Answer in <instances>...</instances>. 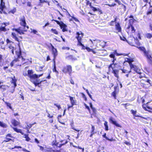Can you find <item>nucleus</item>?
I'll list each match as a JSON object with an SVG mask.
<instances>
[{"mask_svg": "<svg viewBox=\"0 0 152 152\" xmlns=\"http://www.w3.org/2000/svg\"><path fill=\"white\" fill-rule=\"evenodd\" d=\"M15 52L18 56V58L14 59L11 62V65L12 66L15 62L18 61H20L21 64H23L25 63V59L21 56V51L20 48L15 51Z\"/></svg>", "mask_w": 152, "mask_h": 152, "instance_id": "obj_3", "label": "nucleus"}, {"mask_svg": "<svg viewBox=\"0 0 152 152\" xmlns=\"http://www.w3.org/2000/svg\"><path fill=\"white\" fill-rule=\"evenodd\" d=\"M12 35L13 38L14 39L16 40L19 41L17 37L16 34L14 33H12Z\"/></svg>", "mask_w": 152, "mask_h": 152, "instance_id": "obj_27", "label": "nucleus"}, {"mask_svg": "<svg viewBox=\"0 0 152 152\" xmlns=\"http://www.w3.org/2000/svg\"><path fill=\"white\" fill-rule=\"evenodd\" d=\"M66 26L64 23H62V25L61 26V28L62 29V30L63 32L67 31V30L66 28Z\"/></svg>", "mask_w": 152, "mask_h": 152, "instance_id": "obj_21", "label": "nucleus"}, {"mask_svg": "<svg viewBox=\"0 0 152 152\" xmlns=\"http://www.w3.org/2000/svg\"><path fill=\"white\" fill-rule=\"evenodd\" d=\"M116 30L118 31V32H120L121 31V28L119 24L118 23L116 24L115 25Z\"/></svg>", "mask_w": 152, "mask_h": 152, "instance_id": "obj_23", "label": "nucleus"}, {"mask_svg": "<svg viewBox=\"0 0 152 152\" xmlns=\"http://www.w3.org/2000/svg\"><path fill=\"white\" fill-rule=\"evenodd\" d=\"M131 112H132V113L133 114V115L135 116L140 117V116L137 115V111H134L132 110H131Z\"/></svg>", "mask_w": 152, "mask_h": 152, "instance_id": "obj_28", "label": "nucleus"}, {"mask_svg": "<svg viewBox=\"0 0 152 152\" xmlns=\"http://www.w3.org/2000/svg\"><path fill=\"white\" fill-rule=\"evenodd\" d=\"M77 148H78L79 149H82V152H83L84 151V148H81L80 147L78 146Z\"/></svg>", "mask_w": 152, "mask_h": 152, "instance_id": "obj_64", "label": "nucleus"}, {"mask_svg": "<svg viewBox=\"0 0 152 152\" xmlns=\"http://www.w3.org/2000/svg\"><path fill=\"white\" fill-rule=\"evenodd\" d=\"M12 124L15 126L19 125L20 123L15 119L12 120L11 121Z\"/></svg>", "mask_w": 152, "mask_h": 152, "instance_id": "obj_20", "label": "nucleus"}, {"mask_svg": "<svg viewBox=\"0 0 152 152\" xmlns=\"http://www.w3.org/2000/svg\"><path fill=\"white\" fill-rule=\"evenodd\" d=\"M99 43V45L103 48L105 47L106 42L104 41L101 42L100 41V42Z\"/></svg>", "mask_w": 152, "mask_h": 152, "instance_id": "obj_29", "label": "nucleus"}, {"mask_svg": "<svg viewBox=\"0 0 152 152\" xmlns=\"http://www.w3.org/2000/svg\"><path fill=\"white\" fill-rule=\"evenodd\" d=\"M56 142V140L55 141H53L52 142V144L53 146L54 145H55L56 146V144L57 143Z\"/></svg>", "mask_w": 152, "mask_h": 152, "instance_id": "obj_56", "label": "nucleus"}, {"mask_svg": "<svg viewBox=\"0 0 152 152\" xmlns=\"http://www.w3.org/2000/svg\"><path fill=\"white\" fill-rule=\"evenodd\" d=\"M86 4L87 5H89L90 8H91V7L92 6L91 5V3L90 2V1H87Z\"/></svg>", "mask_w": 152, "mask_h": 152, "instance_id": "obj_45", "label": "nucleus"}, {"mask_svg": "<svg viewBox=\"0 0 152 152\" xmlns=\"http://www.w3.org/2000/svg\"><path fill=\"white\" fill-rule=\"evenodd\" d=\"M124 143L128 146L130 145H131L130 143L129 142H127L126 140L124 141Z\"/></svg>", "mask_w": 152, "mask_h": 152, "instance_id": "obj_48", "label": "nucleus"}, {"mask_svg": "<svg viewBox=\"0 0 152 152\" xmlns=\"http://www.w3.org/2000/svg\"><path fill=\"white\" fill-rule=\"evenodd\" d=\"M54 105H56V107L58 108V110L61 108V107H60V105H58L56 104H54Z\"/></svg>", "mask_w": 152, "mask_h": 152, "instance_id": "obj_58", "label": "nucleus"}, {"mask_svg": "<svg viewBox=\"0 0 152 152\" xmlns=\"http://www.w3.org/2000/svg\"><path fill=\"white\" fill-rule=\"evenodd\" d=\"M91 8L92 9V10L94 11H98L101 13H102L101 10L99 8L95 7L92 6Z\"/></svg>", "mask_w": 152, "mask_h": 152, "instance_id": "obj_22", "label": "nucleus"}, {"mask_svg": "<svg viewBox=\"0 0 152 152\" xmlns=\"http://www.w3.org/2000/svg\"><path fill=\"white\" fill-rule=\"evenodd\" d=\"M109 120L113 124L115 125L116 126L119 127L121 128V126L120 124L117 123L116 121L113 120V118L112 117L110 118Z\"/></svg>", "mask_w": 152, "mask_h": 152, "instance_id": "obj_12", "label": "nucleus"}, {"mask_svg": "<svg viewBox=\"0 0 152 152\" xmlns=\"http://www.w3.org/2000/svg\"><path fill=\"white\" fill-rule=\"evenodd\" d=\"M86 49L87 50L88 52H90L91 51L92 49L88 47H86Z\"/></svg>", "mask_w": 152, "mask_h": 152, "instance_id": "obj_50", "label": "nucleus"}, {"mask_svg": "<svg viewBox=\"0 0 152 152\" xmlns=\"http://www.w3.org/2000/svg\"><path fill=\"white\" fill-rule=\"evenodd\" d=\"M133 61V60L132 58H127L125 59V61L126 62H128L130 66V67L131 68V69L132 70H133L137 73H140V72L139 71H138V69H137V67L136 66H134L132 64V62Z\"/></svg>", "mask_w": 152, "mask_h": 152, "instance_id": "obj_4", "label": "nucleus"}, {"mask_svg": "<svg viewBox=\"0 0 152 152\" xmlns=\"http://www.w3.org/2000/svg\"><path fill=\"white\" fill-rule=\"evenodd\" d=\"M61 143L59 144V142H57L56 145L57 147H61L62 145L66 144L67 143V140H61L60 141Z\"/></svg>", "mask_w": 152, "mask_h": 152, "instance_id": "obj_9", "label": "nucleus"}, {"mask_svg": "<svg viewBox=\"0 0 152 152\" xmlns=\"http://www.w3.org/2000/svg\"><path fill=\"white\" fill-rule=\"evenodd\" d=\"M4 102L5 104L11 110L12 109V108L11 107V105L10 103H8L6 102H5L4 100Z\"/></svg>", "mask_w": 152, "mask_h": 152, "instance_id": "obj_34", "label": "nucleus"}, {"mask_svg": "<svg viewBox=\"0 0 152 152\" xmlns=\"http://www.w3.org/2000/svg\"><path fill=\"white\" fill-rule=\"evenodd\" d=\"M0 126L4 128H6L7 127V125L4 123L0 121Z\"/></svg>", "mask_w": 152, "mask_h": 152, "instance_id": "obj_32", "label": "nucleus"}, {"mask_svg": "<svg viewBox=\"0 0 152 152\" xmlns=\"http://www.w3.org/2000/svg\"><path fill=\"white\" fill-rule=\"evenodd\" d=\"M51 31L53 33L55 34H58L57 31L55 29L52 28L51 29Z\"/></svg>", "mask_w": 152, "mask_h": 152, "instance_id": "obj_43", "label": "nucleus"}, {"mask_svg": "<svg viewBox=\"0 0 152 152\" xmlns=\"http://www.w3.org/2000/svg\"><path fill=\"white\" fill-rule=\"evenodd\" d=\"M61 143L59 144V142H57L56 145L57 147H61L62 145L66 144L67 143V140H61L60 141Z\"/></svg>", "mask_w": 152, "mask_h": 152, "instance_id": "obj_10", "label": "nucleus"}, {"mask_svg": "<svg viewBox=\"0 0 152 152\" xmlns=\"http://www.w3.org/2000/svg\"><path fill=\"white\" fill-rule=\"evenodd\" d=\"M6 24L4 23H0V30L2 31H6L5 26Z\"/></svg>", "mask_w": 152, "mask_h": 152, "instance_id": "obj_13", "label": "nucleus"}, {"mask_svg": "<svg viewBox=\"0 0 152 152\" xmlns=\"http://www.w3.org/2000/svg\"><path fill=\"white\" fill-rule=\"evenodd\" d=\"M145 37L148 39H151L152 38V34L150 33H147L145 34Z\"/></svg>", "mask_w": 152, "mask_h": 152, "instance_id": "obj_26", "label": "nucleus"}, {"mask_svg": "<svg viewBox=\"0 0 152 152\" xmlns=\"http://www.w3.org/2000/svg\"><path fill=\"white\" fill-rule=\"evenodd\" d=\"M69 16L71 17H72L74 20H75L76 22H79V20H78L77 18L76 17H74L73 16H71L70 14H69Z\"/></svg>", "mask_w": 152, "mask_h": 152, "instance_id": "obj_41", "label": "nucleus"}, {"mask_svg": "<svg viewBox=\"0 0 152 152\" xmlns=\"http://www.w3.org/2000/svg\"><path fill=\"white\" fill-rule=\"evenodd\" d=\"M24 137L26 139V140L27 141H29L30 140V139L28 137V135L24 134Z\"/></svg>", "mask_w": 152, "mask_h": 152, "instance_id": "obj_39", "label": "nucleus"}, {"mask_svg": "<svg viewBox=\"0 0 152 152\" xmlns=\"http://www.w3.org/2000/svg\"><path fill=\"white\" fill-rule=\"evenodd\" d=\"M8 87V86H6L4 85H2L1 86H0V88L3 89L4 90H6Z\"/></svg>", "mask_w": 152, "mask_h": 152, "instance_id": "obj_31", "label": "nucleus"}, {"mask_svg": "<svg viewBox=\"0 0 152 152\" xmlns=\"http://www.w3.org/2000/svg\"><path fill=\"white\" fill-rule=\"evenodd\" d=\"M84 105L85 106L86 108H87V109H88L89 111H90V108H89V107L88 106H87V104H84Z\"/></svg>", "mask_w": 152, "mask_h": 152, "instance_id": "obj_59", "label": "nucleus"}, {"mask_svg": "<svg viewBox=\"0 0 152 152\" xmlns=\"http://www.w3.org/2000/svg\"><path fill=\"white\" fill-rule=\"evenodd\" d=\"M93 112V113H95V114H96V112H97V111L96 110V109L93 107H92V108H91Z\"/></svg>", "mask_w": 152, "mask_h": 152, "instance_id": "obj_49", "label": "nucleus"}, {"mask_svg": "<svg viewBox=\"0 0 152 152\" xmlns=\"http://www.w3.org/2000/svg\"><path fill=\"white\" fill-rule=\"evenodd\" d=\"M143 80L145 81V82L146 83H148L147 84L148 86L146 87L145 88H147V87H149V86L151 85L152 83L151 81V80L149 79H147V78H145V79H142V80Z\"/></svg>", "mask_w": 152, "mask_h": 152, "instance_id": "obj_17", "label": "nucleus"}, {"mask_svg": "<svg viewBox=\"0 0 152 152\" xmlns=\"http://www.w3.org/2000/svg\"><path fill=\"white\" fill-rule=\"evenodd\" d=\"M22 150L25 152H30V151L27 150L25 149V148H23L22 149Z\"/></svg>", "mask_w": 152, "mask_h": 152, "instance_id": "obj_63", "label": "nucleus"}, {"mask_svg": "<svg viewBox=\"0 0 152 152\" xmlns=\"http://www.w3.org/2000/svg\"><path fill=\"white\" fill-rule=\"evenodd\" d=\"M122 72L124 73H129L131 72L130 71H128L125 69H122Z\"/></svg>", "mask_w": 152, "mask_h": 152, "instance_id": "obj_47", "label": "nucleus"}, {"mask_svg": "<svg viewBox=\"0 0 152 152\" xmlns=\"http://www.w3.org/2000/svg\"><path fill=\"white\" fill-rule=\"evenodd\" d=\"M12 137H13L10 134H8L7 135L5 140L4 141L5 142H8L11 140V138H12Z\"/></svg>", "mask_w": 152, "mask_h": 152, "instance_id": "obj_14", "label": "nucleus"}, {"mask_svg": "<svg viewBox=\"0 0 152 152\" xmlns=\"http://www.w3.org/2000/svg\"><path fill=\"white\" fill-rule=\"evenodd\" d=\"M86 91L87 93V94H88V95L92 99V96L89 93V92L88 91V90L87 89H86Z\"/></svg>", "mask_w": 152, "mask_h": 152, "instance_id": "obj_52", "label": "nucleus"}, {"mask_svg": "<svg viewBox=\"0 0 152 152\" xmlns=\"http://www.w3.org/2000/svg\"><path fill=\"white\" fill-rule=\"evenodd\" d=\"M44 67V66H41L40 64H38L35 66V69L37 71H42Z\"/></svg>", "mask_w": 152, "mask_h": 152, "instance_id": "obj_15", "label": "nucleus"}, {"mask_svg": "<svg viewBox=\"0 0 152 152\" xmlns=\"http://www.w3.org/2000/svg\"><path fill=\"white\" fill-rule=\"evenodd\" d=\"M90 41L91 42L92 44H95L96 46H97V45L98 43H99L100 42V40H91V39H90Z\"/></svg>", "mask_w": 152, "mask_h": 152, "instance_id": "obj_18", "label": "nucleus"}, {"mask_svg": "<svg viewBox=\"0 0 152 152\" xmlns=\"http://www.w3.org/2000/svg\"><path fill=\"white\" fill-rule=\"evenodd\" d=\"M47 113H48V117L49 118H52L53 117V115H50V114L48 113L47 110L46 111Z\"/></svg>", "mask_w": 152, "mask_h": 152, "instance_id": "obj_53", "label": "nucleus"}, {"mask_svg": "<svg viewBox=\"0 0 152 152\" xmlns=\"http://www.w3.org/2000/svg\"><path fill=\"white\" fill-rule=\"evenodd\" d=\"M33 72L32 70H28V73H24V76H28L30 78V80L36 86L38 85L39 83L38 82L37 79L42 75L43 74L37 75L36 74H33Z\"/></svg>", "mask_w": 152, "mask_h": 152, "instance_id": "obj_1", "label": "nucleus"}, {"mask_svg": "<svg viewBox=\"0 0 152 152\" xmlns=\"http://www.w3.org/2000/svg\"><path fill=\"white\" fill-rule=\"evenodd\" d=\"M117 56L124 55V56H126L127 55V54H119L117 53Z\"/></svg>", "mask_w": 152, "mask_h": 152, "instance_id": "obj_60", "label": "nucleus"}, {"mask_svg": "<svg viewBox=\"0 0 152 152\" xmlns=\"http://www.w3.org/2000/svg\"><path fill=\"white\" fill-rule=\"evenodd\" d=\"M83 34L81 31L77 32L76 33L75 37L77 40H81L83 37Z\"/></svg>", "mask_w": 152, "mask_h": 152, "instance_id": "obj_8", "label": "nucleus"}, {"mask_svg": "<svg viewBox=\"0 0 152 152\" xmlns=\"http://www.w3.org/2000/svg\"><path fill=\"white\" fill-rule=\"evenodd\" d=\"M113 73L114 74V75L115 77H116L117 78L118 77V70L116 69H113Z\"/></svg>", "mask_w": 152, "mask_h": 152, "instance_id": "obj_24", "label": "nucleus"}, {"mask_svg": "<svg viewBox=\"0 0 152 152\" xmlns=\"http://www.w3.org/2000/svg\"><path fill=\"white\" fill-rule=\"evenodd\" d=\"M67 71L71 72L72 71V67L71 66L68 65L67 66Z\"/></svg>", "mask_w": 152, "mask_h": 152, "instance_id": "obj_33", "label": "nucleus"}, {"mask_svg": "<svg viewBox=\"0 0 152 152\" xmlns=\"http://www.w3.org/2000/svg\"><path fill=\"white\" fill-rule=\"evenodd\" d=\"M51 46H52V53L54 55V60H55V57L57 55V51L56 49L54 48V47L53 45L51 44Z\"/></svg>", "mask_w": 152, "mask_h": 152, "instance_id": "obj_11", "label": "nucleus"}, {"mask_svg": "<svg viewBox=\"0 0 152 152\" xmlns=\"http://www.w3.org/2000/svg\"><path fill=\"white\" fill-rule=\"evenodd\" d=\"M110 57L111 58H113V62H114V61L116 60V58H115V56L114 54H111L110 55Z\"/></svg>", "mask_w": 152, "mask_h": 152, "instance_id": "obj_37", "label": "nucleus"}, {"mask_svg": "<svg viewBox=\"0 0 152 152\" xmlns=\"http://www.w3.org/2000/svg\"><path fill=\"white\" fill-rule=\"evenodd\" d=\"M7 45L9 50L12 52V54H14V50L15 49V44L14 43L10 41L8 39H7Z\"/></svg>", "mask_w": 152, "mask_h": 152, "instance_id": "obj_5", "label": "nucleus"}, {"mask_svg": "<svg viewBox=\"0 0 152 152\" xmlns=\"http://www.w3.org/2000/svg\"><path fill=\"white\" fill-rule=\"evenodd\" d=\"M135 31L134 27L131 25L130 24L127 28L126 31L128 33H134Z\"/></svg>", "mask_w": 152, "mask_h": 152, "instance_id": "obj_7", "label": "nucleus"}, {"mask_svg": "<svg viewBox=\"0 0 152 152\" xmlns=\"http://www.w3.org/2000/svg\"><path fill=\"white\" fill-rule=\"evenodd\" d=\"M114 62H113V63L112 64L110 65L109 67V69H110V68H111L113 69H113H114V68L115 67V64H114Z\"/></svg>", "mask_w": 152, "mask_h": 152, "instance_id": "obj_30", "label": "nucleus"}, {"mask_svg": "<svg viewBox=\"0 0 152 152\" xmlns=\"http://www.w3.org/2000/svg\"><path fill=\"white\" fill-rule=\"evenodd\" d=\"M20 23L21 25L23 26V28H20L18 29H15V30L19 34H23V32L26 31L28 28V26H26V22L25 18L24 16H22L20 19Z\"/></svg>", "mask_w": 152, "mask_h": 152, "instance_id": "obj_2", "label": "nucleus"}, {"mask_svg": "<svg viewBox=\"0 0 152 152\" xmlns=\"http://www.w3.org/2000/svg\"><path fill=\"white\" fill-rule=\"evenodd\" d=\"M36 124V122H34V123H33V124H28L27 125V128H31V127L33 125H34L35 124Z\"/></svg>", "mask_w": 152, "mask_h": 152, "instance_id": "obj_42", "label": "nucleus"}, {"mask_svg": "<svg viewBox=\"0 0 152 152\" xmlns=\"http://www.w3.org/2000/svg\"><path fill=\"white\" fill-rule=\"evenodd\" d=\"M69 97L71 103V105H70L69 104L67 105L68 109H69L70 108L72 107L74 105H75L76 103V101L75 100V97H72L70 96H69Z\"/></svg>", "mask_w": 152, "mask_h": 152, "instance_id": "obj_6", "label": "nucleus"}, {"mask_svg": "<svg viewBox=\"0 0 152 152\" xmlns=\"http://www.w3.org/2000/svg\"><path fill=\"white\" fill-rule=\"evenodd\" d=\"M46 151H50V152H53L54 149L52 148H46Z\"/></svg>", "mask_w": 152, "mask_h": 152, "instance_id": "obj_38", "label": "nucleus"}, {"mask_svg": "<svg viewBox=\"0 0 152 152\" xmlns=\"http://www.w3.org/2000/svg\"><path fill=\"white\" fill-rule=\"evenodd\" d=\"M102 136L104 137L107 140L108 139V138L106 136V133H105Z\"/></svg>", "mask_w": 152, "mask_h": 152, "instance_id": "obj_62", "label": "nucleus"}, {"mask_svg": "<svg viewBox=\"0 0 152 152\" xmlns=\"http://www.w3.org/2000/svg\"><path fill=\"white\" fill-rule=\"evenodd\" d=\"M16 80L15 79V77L14 78H12L11 81V86L12 87H15L16 86Z\"/></svg>", "mask_w": 152, "mask_h": 152, "instance_id": "obj_16", "label": "nucleus"}, {"mask_svg": "<svg viewBox=\"0 0 152 152\" xmlns=\"http://www.w3.org/2000/svg\"><path fill=\"white\" fill-rule=\"evenodd\" d=\"M91 126H92V128H91L92 130H91V132H94V131L95 129V128L94 126L92 125Z\"/></svg>", "mask_w": 152, "mask_h": 152, "instance_id": "obj_57", "label": "nucleus"}, {"mask_svg": "<svg viewBox=\"0 0 152 152\" xmlns=\"http://www.w3.org/2000/svg\"><path fill=\"white\" fill-rule=\"evenodd\" d=\"M120 37L121 39L122 40L125 41V40H126V38L123 36H122V37L120 36Z\"/></svg>", "mask_w": 152, "mask_h": 152, "instance_id": "obj_55", "label": "nucleus"}, {"mask_svg": "<svg viewBox=\"0 0 152 152\" xmlns=\"http://www.w3.org/2000/svg\"><path fill=\"white\" fill-rule=\"evenodd\" d=\"M77 45L80 46H83V45L81 43V40H77Z\"/></svg>", "mask_w": 152, "mask_h": 152, "instance_id": "obj_44", "label": "nucleus"}, {"mask_svg": "<svg viewBox=\"0 0 152 152\" xmlns=\"http://www.w3.org/2000/svg\"><path fill=\"white\" fill-rule=\"evenodd\" d=\"M39 1H40V3H44L45 2H48L47 1H46L45 0H39Z\"/></svg>", "mask_w": 152, "mask_h": 152, "instance_id": "obj_54", "label": "nucleus"}, {"mask_svg": "<svg viewBox=\"0 0 152 152\" xmlns=\"http://www.w3.org/2000/svg\"><path fill=\"white\" fill-rule=\"evenodd\" d=\"M13 129L15 130V131L16 132L18 133H20L22 134H23V133L22 132L21 130L20 129H18L15 127H13Z\"/></svg>", "mask_w": 152, "mask_h": 152, "instance_id": "obj_25", "label": "nucleus"}, {"mask_svg": "<svg viewBox=\"0 0 152 152\" xmlns=\"http://www.w3.org/2000/svg\"><path fill=\"white\" fill-rule=\"evenodd\" d=\"M116 20V19H115L114 21H112L110 22L109 23V24L110 26H113L115 23V22Z\"/></svg>", "mask_w": 152, "mask_h": 152, "instance_id": "obj_40", "label": "nucleus"}, {"mask_svg": "<svg viewBox=\"0 0 152 152\" xmlns=\"http://www.w3.org/2000/svg\"><path fill=\"white\" fill-rule=\"evenodd\" d=\"M31 33H34V34H37V33L38 32L37 31L35 30L32 29H31Z\"/></svg>", "mask_w": 152, "mask_h": 152, "instance_id": "obj_46", "label": "nucleus"}, {"mask_svg": "<svg viewBox=\"0 0 152 152\" xmlns=\"http://www.w3.org/2000/svg\"><path fill=\"white\" fill-rule=\"evenodd\" d=\"M140 117H141L142 118H143V119L148 121H150L151 120V119L150 117H142V116H140Z\"/></svg>", "mask_w": 152, "mask_h": 152, "instance_id": "obj_35", "label": "nucleus"}, {"mask_svg": "<svg viewBox=\"0 0 152 152\" xmlns=\"http://www.w3.org/2000/svg\"><path fill=\"white\" fill-rule=\"evenodd\" d=\"M137 37H138V38L140 39H141V37H140V34L139 33H138L137 34Z\"/></svg>", "mask_w": 152, "mask_h": 152, "instance_id": "obj_61", "label": "nucleus"}, {"mask_svg": "<svg viewBox=\"0 0 152 152\" xmlns=\"http://www.w3.org/2000/svg\"><path fill=\"white\" fill-rule=\"evenodd\" d=\"M53 71V72H55L57 73H58V72L56 70V66L55 65V60H54V68Z\"/></svg>", "mask_w": 152, "mask_h": 152, "instance_id": "obj_36", "label": "nucleus"}, {"mask_svg": "<svg viewBox=\"0 0 152 152\" xmlns=\"http://www.w3.org/2000/svg\"><path fill=\"white\" fill-rule=\"evenodd\" d=\"M55 21L60 26V27H61V26L62 25V23H63V22H60L59 21H57V20H55Z\"/></svg>", "mask_w": 152, "mask_h": 152, "instance_id": "obj_51", "label": "nucleus"}, {"mask_svg": "<svg viewBox=\"0 0 152 152\" xmlns=\"http://www.w3.org/2000/svg\"><path fill=\"white\" fill-rule=\"evenodd\" d=\"M1 3L0 4V12H1L3 11V9L5 7L4 3L3 2V1H1Z\"/></svg>", "mask_w": 152, "mask_h": 152, "instance_id": "obj_19", "label": "nucleus"}]
</instances>
